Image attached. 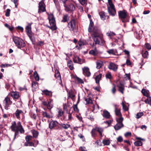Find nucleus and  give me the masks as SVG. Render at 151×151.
<instances>
[{
	"mask_svg": "<svg viewBox=\"0 0 151 151\" xmlns=\"http://www.w3.org/2000/svg\"><path fill=\"white\" fill-rule=\"evenodd\" d=\"M102 75L101 74H99V75L96 76L95 77L96 82L98 84H99V81L101 80Z\"/></svg>",
	"mask_w": 151,
	"mask_h": 151,
	"instance_id": "nucleus-28",
	"label": "nucleus"
},
{
	"mask_svg": "<svg viewBox=\"0 0 151 151\" xmlns=\"http://www.w3.org/2000/svg\"><path fill=\"white\" fill-rule=\"evenodd\" d=\"M32 134L33 135L32 137L37 138L39 132L37 131L33 130L32 132Z\"/></svg>",
	"mask_w": 151,
	"mask_h": 151,
	"instance_id": "nucleus-34",
	"label": "nucleus"
},
{
	"mask_svg": "<svg viewBox=\"0 0 151 151\" xmlns=\"http://www.w3.org/2000/svg\"><path fill=\"white\" fill-rule=\"evenodd\" d=\"M23 115V112L22 110L17 109L14 114V115L19 120L21 119L20 115Z\"/></svg>",
	"mask_w": 151,
	"mask_h": 151,
	"instance_id": "nucleus-15",
	"label": "nucleus"
},
{
	"mask_svg": "<svg viewBox=\"0 0 151 151\" xmlns=\"http://www.w3.org/2000/svg\"><path fill=\"white\" fill-rule=\"evenodd\" d=\"M119 117V118L116 119V121L117 123H123L122 122L124 120V119L122 116Z\"/></svg>",
	"mask_w": 151,
	"mask_h": 151,
	"instance_id": "nucleus-43",
	"label": "nucleus"
},
{
	"mask_svg": "<svg viewBox=\"0 0 151 151\" xmlns=\"http://www.w3.org/2000/svg\"><path fill=\"white\" fill-rule=\"evenodd\" d=\"M145 47L148 50L151 49V45L149 43H146L145 44Z\"/></svg>",
	"mask_w": 151,
	"mask_h": 151,
	"instance_id": "nucleus-59",
	"label": "nucleus"
},
{
	"mask_svg": "<svg viewBox=\"0 0 151 151\" xmlns=\"http://www.w3.org/2000/svg\"><path fill=\"white\" fill-rule=\"evenodd\" d=\"M119 17L123 22H129V20L126 18L127 15V12L124 10L120 11L118 12Z\"/></svg>",
	"mask_w": 151,
	"mask_h": 151,
	"instance_id": "nucleus-9",
	"label": "nucleus"
},
{
	"mask_svg": "<svg viewBox=\"0 0 151 151\" xmlns=\"http://www.w3.org/2000/svg\"><path fill=\"white\" fill-rule=\"evenodd\" d=\"M143 95L147 97L148 96V94L147 91L145 89H142L141 91Z\"/></svg>",
	"mask_w": 151,
	"mask_h": 151,
	"instance_id": "nucleus-49",
	"label": "nucleus"
},
{
	"mask_svg": "<svg viewBox=\"0 0 151 151\" xmlns=\"http://www.w3.org/2000/svg\"><path fill=\"white\" fill-rule=\"evenodd\" d=\"M63 109L64 111H66V113H68V107L67 104L66 103H64L63 104Z\"/></svg>",
	"mask_w": 151,
	"mask_h": 151,
	"instance_id": "nucleus-46",
	"label": "nucleus"
},
{
	"mask_svg": "<svg viewBox=\"0 0 151 151\" xmlns=\"http://www.w3.org/2000/svg\"><path fill=\"white\" fill-rule=\"evenodd\" d=\"M32 23H29L25 28L26 32L27 35L32 33L31 25Z\"/></svg>",
	"mask_w": 151,
	"mask_h": 151,
	"instance_id": "nucleus-21",
	"label": "nucleus"
},
{
	"mask_svg": "<svg viewBox=\"0 0 151 151\" xmlns=\"http://www.w3.org/2000/svg\"><path fill=\"white\" fill-rule=\"evenodd\" d=\"M30 116L31 117L32 119L34 120L36 119L37 116L36 114L33 113H32L31 114Z\"/></svg>",
	"mask_w": 151,
	"mask_h": 151,
	"instance_id": "nucleus-64",
	"label": "nucleus"
},
{
	"mask_svg": "<svg viewBox=\"0 0 151 151\" xmlns=\"http://www.w3.org/2000/svg\"><path fill=\"white\" fill-rule=\"evenodd\" d=\"M149 55L148 52L147 51H145L142 54V57L145 58H147Z\"/></svg>",
	"mask_w": 151,
	"mask_h": 151,
	"instance_id": "nucleus-36",
	"label": "nucleus"
},
{
	"mask_svg": "<svg viewBox=\"0 0 151 151\" xmlns=\"http://www.w3.org/2000/svg\"><path fill=\"white\" fill-rule=\"evenodd\" d=\"M32 87L35 88V86L37 87L36 85L38 86V83L35 81H32Z\"/></svg>",
	"mask_w": 151,
	"mask_h": 151,
	"instance_id": "nucleus-62",
	"label": "nucleus"
},
{
	"mask_svg": "<svg viewBox=\"0 0 151 151\" xmlns=\"http://www.w3.org/2000/svg\"><path fill=\"white\" fill-rule=\"evenodd\" d=\"M117 86L118 88L119 91L122 94H123L124 91V85L122 83H120L119 84L117 85Z\"/></svg>",
	"mask_w": 151,
	"mask_h": 151,
	"instance_id": "nucleus-22",
	"label": "nucleus"
},
{
	"mask_svg": "<svg viewBox=\"0 0 151 151\" xmlns=\"http://www.w3.org/2000/svg\"><path fill=\"white\" fill-rule=\"evenodd\" d=\"M74 111H75L78 112L79 110L77 107V104H74L73 106Z\"/></svg>",
	"mask_w": 151,
	"mask_h": 151,
	"instance_id": "nucleus-53",
	"label": "nucleus"
},
{
	"mask_svg": "<svg viewBox=\"0 0 151 151\" xmlns=\"http://www.w3.org/2000/svg\"><path fill=\"white\" fill-rule=\"evenodd\" d=\"M30 40L32 42V44L35 45V44L36 40L35 37V35L34 33L32 32L30 33H29L27 35Z\"/></svg>",
	"mask_w": 151,
	"mask_h": 151,
	"instance_id": "nucleus-18",
	"label": "nucleus"
},
{
	"mask_svg": "<svg viewBox=\"0 0 151 151\" xmlns=\"http://www.w3.org/2000/svg\"><path fill=\"white\" fill-rule=\"evenodd\" d=\"M79 46L81 47V46L84 45L86 44V42L83 40H80L78 43Z\"/></svg>",
	"mask_w": 151,
	"mask_h": 151,
	"instance_id": "nucleus-41",
	"label": "nucleus"
},
{
	"mask_svg": "<svg viewBox=\"0 0 151 151\" xmlns=\"http://www.w3.org/2000/svg\"><path fill=\"white\" fill-rule=\"evenodd\" d=\"M106 35L107 36L109 37L111 39H112V37L115 36V34L114 33L110 31L109 32L107 33Z\"/></svg>",
	"mask_w": 151,
	"mask_h": 151,
	"instance_id": "nucleus-35",
	"label": "nucleus"
},
{
	"mask_svg": "<svg viewBox=\"0 0 151 151\" xmlns=\"http://www.w3.org/2000/svg\"><path fill=\"white\" fill-rule=\"evenodd\" d=\"M115 112L116 116H122L120 109H118L116 110H115Z\"/></svg>",
	"mask_w": 151,
	"mask_h": 151,
	"instance_id": "nucleus-40",
	"label": "nucleus"
},
{
	"mask_svg": "<svg viewBox=\"0 0 151 151\" xmlns=\"http://www.w3.org/2000/svg\"><path fill=\"white\" fill-rule=\"evenodd\" d=\"M79 3L82 5L86 4L87 0H78Z\"/></svg>",
	"mask_w": 151,
	"mask_h": 151,
	"instance_id": "nucleus-51",
	"label": "nucleus"
},
{
	"mask_svg": "<svg viewBox=\"0 0 151 151\" xmlns=\"http://www.w3.org/2000/svg\"><path fill=\"white\" fill-rule=\"evenodd\" d=\"M94 23L92 19L90 21V24L88 28V32L90 33L93 32L92 36L102 35L101 31L100 28L98 27H93Z\"/></svg>",
	"mask_w": 151,
	"mask_h": 151,
	"instance_id": "nucleus-2",
	"label": "nucleus"
},
{
	"mask_svg": "<svg viewBox=\"0 0 151 151\" xmlns=\"http://www.w3.org/2000/svg\"><path fill=\"white\" fill-rule=\"evenodd\" d=\"M11 124L10 128L12 131L14 132L13 138V140H14L16 137H18L19 131L21 134L24 133L25 131L20 122H18L17 123L15 121H13L12 122Z\"/></svg>",
	"mask_w": 151,
	"mask_h": 151,
	"instance_id": "nucleus-1",
	"label": "nucleus"
},
{
	"mask_svg": "<svg viewBox=\"0 0 151 151\" xmlns=\"http://www.w3.org/2000/svg\"><path fill=\"white\" fill-rule=\"evenodd\" d=\"M88 118L91 121H93L94 120L93 116L92 115L91 113H90L89 114Z\"/></svg>",
	"mask_w": 151,
	"mask_h": 151,
	"instance_id": "nucleus-57",
	"label": "nucleus"
},
{
	"mask_svg": "<svg viewBox=\"0 0 151 151\" xmlns=\"http://www.w3.org/2000/svg\"><path fill=\"white\" fill-rule=\"evenodd\" d=\"M83 74L86 76L89 77L91 75V73L89 68L87 67H85L82 69Z\"/></svg>",
	"mask_w": 151,
	"mask_h": 151,
	"instance_id": "nucleus-19",
	"label": "nucleus"
},
{
	"mask_svg": "<svg viewBox=\"0 0 151 151\" xmlns=\"http://www.w3.org/2000/svg\"><path fill=\"white\" fill-rule=\"evenodd\" d=\"M43 118L46 117L48 119H50L52 117V116L50 114L47 112V111H42V112Z\"/></svg>",
	"mask_w": 151,
	"mask_h": 151,
	"instance_id": "nucleus-23",
	"label": "nucleus"
},
{
	"mask_svg": "<svg viewBox=\"0 0 151 151\" xmlns=\"http://www.w3.org/2000/svg\"><path fill=\"white\" fill-rule=\"evenodd\" d=\"M69 19L68 15L67 14L64 15L63 17V19L61 21L62 22H65L68 21Z\"/></svg>",
	"mask_w": 151,
	"mask_h": 151,
	"instance_id": "nucleus-31",
	"label": "nucleus"
},
{
	"mask_svg": "<svg viewBox=\"0 0 151 151\" xmlns=\"http://www.w3.org/2000/svg\"><path fill=\"white\" fill-rule=\"evenodd\" d=\"M68 27L69 30L73 31L74 32L76 31L78 29V26L76 25V20L74 19H72L68 23Z\"/></svg>",
	"mask_w": 151,
	"mask_h": 151,
	"instance_id": "nucleus-7",
	"label": "nucleus"
},
{
	"mask_svg": "<svg viewBox=\"0 0 151 151\" xmlns=\"http://www.w3.org/2000/svg\"><path fill=\"white\" fill-rule=\"evenodd\" d=\"M113 87L112 89V91L113 94H115L116 91V86L114 84H113Z\"/></svg>",
	"mask_w": 151,
	"mask_h": 151,
	"instance_id": "nucleus-58",
	"label": "nucleus"
},
{
	"mask_svg": "<svg viewBox=\"0 0 151 151\" xmlns=\"http://www.w3.org/2000/svg\"><path fill=\"white\" fill-rule=\"evenodd\" d=\"M32 136L30 135H27L25 137V138L26 141L29 142L30 140H32Z\"/></svg>",
	"mask_w": 151,
	"mask_h": 151,
	"instance_id": "nucleus-48",
	"label": "nucleus"
},
{
	"mask_svg": "<svg viewBox=\"0 0 151 151\" xmlns=\"http://www.w3.org/2000/svg\"><path fill=\"white\" fill-rule=\"evenodd\" d=\"M8 95L11 96L13 100L16 101L17 99H18L20 96L19 93L17 91H12L9 93Z\"/></svg>",
	"mask_w": 151,
	"mask_h": 151,
	"instance_id": "nucleus-13",
	"label": "nucleus"
},
{
	"mask_svg": "<svg viewBox=\"0 0 151 151\" xmlns=\"http://www.w3.org/2000/svg\"><path fill=\"white\" fill-rule=\"evenodd\" d=\"M34 76L35 77V79L36 81H39V77L38 74L37 72L35 71L34 73Z\"/></svg>",
	"mask_w": 151,
	"mask_h": 151,
	"instance_id": "nucleus-38",
	"label": "nucleus"
},
{
	"mask_svg": "<svg viewBox=\"0 0 151 151\" xmlns=\"http://www.w3.org/2000/svg\"><path fill=\"white\" fill-rule=\"evenodd\" d=\"M100 87L99 86V84H98V86L95 87H93V88L98 92H100Z\"/></svg>",
	"mask_w": 151,
	"mask_h": 151,
	"instance_id": "nucleus-63",
	"label": "nucleus"
},
{
	"mask_svg": "<svg viewBox=\"0 0 151 151\" xmlns=\"http://www.w3.org/2000/svg\"><path fill=\"white\" fill-rule=\"evenodd\" d=\"M16 46L19 49H21L25 46V44L23 40L18 37L14 36L12 38Z\"/></svg>",
	"mask_w": 151,
	"mask_h": 151,
	"instance_id": "nucleus-3",
	"label": "nucleus"
},
{
	"mask_svg": "<svg viewBox=\"0 0 151 151\" xmlns=\"http://www.w3.org/2000/svg\"><path fill=\"white\" fill-rule=\"evenodd\" d=\"M89 54H91L93 56H95L97 54V52L96 51V48L93 50H91L89 51Z\"/></svg>",
	"mask_w": 151,
	"mask_h": 151,
	"instance_id": "nucleus-32",
	"label": "nucleus"
},
{
	"mask_svg": "<svg viewBox=\"0 0 151 151\" xmlns=\"http://www.w3.org/2000/svg\"><path fill=\"white\" fill-rule=\"evenodd\" d=\"M52 100L51 99H50L49 101H48L47 105V108L49 109V112H51L50 110L53 107V105L52 104Z\"/></svg>",
	"mask_w": 151,
	"mask_h": 151,
	"instance_id": "nucleus-26",
	"label": "nucleus"
},
{
	"mask_svg": "<svg viewBox=\"0 0 151 151\" xmlns=\"http://www.w3.org/2000/svg\"><path fill=\"white\" fill-rule=\"evenodd\" d=\"M136 138L137 140L134 142V144L135 146H142L143 143L142 141L145 142L146 140L145 139L142 138L140 137H136Z\"/></svg>",
	"mask_w": 151,
	"mask_h": 151,
	"instance_id": "nucleus-14",
	"label": "nucleus"
},
{
	"mask_svg": "<svg viewBox=\"0 0 151 151\" xmlns=\"http://www.w3.org/2000/svg\"><path fill=\"white\" fill-rule=\"evenodd\" d=\"M57 117L58 119H60L62 121L66 120V115L64 114V111H63L61 109H58Z\"/></svg>",
	"mask_w": 151,
	"mask_h": 151,
	"instance_id": "nucleus-12",
	"label": "nucleus"
},
{
	"mask_svg": "<svg viewBox=\"0 0 151 151\" xmlns=\"http://www.w3.org/2000/svg\"><path fill=\"white\" fill-rule=\"evenodd\" d=\"M113 121V120H108L107 121H106V122H104L106 124H107L108 125V127L110 126L111 124L112 123V122Z\"/></svg>",
	"mask_w": 151,
	"mask_h": 151,
	"instance_id": "nucleus-61",
	"label": "nucleus"
},
{
	"mask_svg": "<svg viewBox=\"0 0 151 151\" xmlns=\"http://www.w3.org/2000/svg\"><path fill=\"white\" fill-rule=\"evenodd\" d=\"M78 57L77 56H74L73 58V61L75 63H78Z\"/></svg>",
	"mask_w": 151,
	"mask_h": 151,
	"instance_id": "nucleus-50",
	"label": "nucleus"
},
{
	"mask_svg": "<svg viewBox=\"0 0 151 151\" xmlns=\"http://www.w3.org/2000/svg\"><path fill=\"white\" fill-rule=\"evenodd\" d=\"M123 127L124 125L123 123H117L114 126V129L116 131L119 130Z\"/></svg>",
	"mask_w": 151,
	"mask_h": 151,
	"instance_id": "nucleus-24",
	"label": "nucleus"
},
{
	"mask_svg": "<svg viewBox=\"0 0 151 151\" xmlns=\"http://www.w3.org/2000/svg\"><path fill=\"white\" fill-rule=\"evenodd\" d=\"M12 65L11 64H1L0 66L2 68H5V67H8L9 66H10Z\"/></svg>",
	"mask_w": 151,
	"mask_h": 151,
	"instance_id": "nucleus-55",
	"label": "nucleus"
},
{
	"mask_svg": "<svg viewBox=\"0 0 151 151\" xmlns=\"http://www.w3.org/2000/svg\"><path fill=\"white\" fill-rule=\"evenodd\" d=\"M85 100L87 104H91L92 103V101L90 98L86 99Z\"/></svg>",
	"mask_w": 151,
	"mask_h": 151,
	"instance_id": "nucleus-54",
	"label": "nucleus"
},
{
	"mask_svg": "<svg viewBox=\"0 0 151 151\" xmlns=\"http://www.w3.org/2000/svg\"><path fill=\"white\" fill-rule=\"evenodd\" d=\"M4 106L5 109L8 110L10 109V106L12 105L13 102L11 99L10 97L8 95L5 98L4 101Z\"/></svg>",
	"mask_w": 151,
	"mask_h": 151,
	"instance_id": "nucleus-6",
	"label": "nucleus"
},
{
	"mask_svg": "<svg viewBox=\"0 0 151 151\" xmlns=\"http://www.w3.org/2000/svg\"><path fill=\"white\" fill-rule=\"evenodd\" d=\"M48 19L51 26H47V27L51 29L52 31L56 30L57 28L56 25L55 21L54 15L53 14L49 15Z\"/></svg>",
	"mask_w": 151,
	"mask_h": 151,
	"instance_id": "nucleus-4",
	"label": "nucleus"
},
{
	"mask_svg": "<svg viewBox=\"0 0 151 151\" xmlns=\"http://www.w3.org/2000/svg\"><path fill=\"white\" fill-rule=\"evenodd\" d=\"M102 142L104 145H109L110 142L108 139H104Z\"/></svg>",
	"mask_w": 151,
	"mask_h": 151,
	"instance_id": "nucleus-44",
	"label": "nucleus"
},
{
	"mask_svg": "<svg viewBox=\"0 0 151 151\" xmlns=\"http://www.w3.org/2000/svg\"><path fill=\"white\" fill-rule=\"evenodd\" d=\"M1 109H2V113L3 114V115H2V117L5 119L7 118L8 116V115L4 113V109L1 107Z\"/></svg>",
	"mask_w": 151,
	"mask_h": 151,
	"instance_id": "nucleus-52",
	"label": "nucleus"
},
{
	"mask_svg": "<svg viewBox=\"0 0 151 151\" xmlns=\"http://www.w3.org/2000/svg\"><path fill=\"white\" fill-rule=\"evenodd\" d=\"M95 128L96 131L98 132L101 137H103L102 133L104 131L103 129L102 128L97 127H95Z\"/></svg>",
	"mask_w": 151,
	"mask_h": 151,
	"instance_id": "nucleus-27",
	"label": "nucleus"
},
{
	"mask_svg": "<svg viewBox=\"0 0 151 151\" xmlns=\"http://www.w3.org/2000/svg\"><path fill=\"white\" fill-rule=\"evenodd\" d=\"M92 38L94 42V44L103 45L104 43V40H103L102 35L93 36Z\"/></svg>",
	"mask_w": 151,
	"mask_h": 151,
	"instance_id": "nucleus-8",
	"label": "nucleus"
},
{
	"mask_svg": "<svg viewBox=\"0 0 151 151\" xmlns=\"http://www.w3.org/2000/svg\"><path fill=\"white\" fill-rule=\"evenodd\" d=\"M59 123L57 121H51L49 124V128L52 129H54L58 130V127H59Z\"/></svg>",
	"mask_w": 151,
	"mask_h": 151,
	"instance_id": "nucleus-10",
	"label": "nucleus"
},
{
	"mask_svg": "<svg viewBox=\"0 0 151 151\" xmlns=\"http://www.w3.org/2000/svg\"><path fill=\"white\" fill-rule=\"evenodd\" d=\"M91 133L92 136L93 137H95L97 135L96 130L95 129V128L92 129Z\"/></svg>",
	"mask_w": 151,
	"mask_h": 151,
	"instance_id": "nucleus-42",
	"label": "nucleus"
},
{
	"mask_svg": "<svg viewBox=\"0 0 151 151\" xmlns=\"http://www.w3.org/2000/svg\"><path fill=\"white\" fill-rule=\"evenodd\" d=\"M67 92L68 93L69 96H70L72 99L75 97V96L73 94V91L72 89L68 91H67Z\"/></svg>",
	"mask_w": 151,
	"mask_h": 151,
	"instance_id": "nucleus-37",
	"label": "nucleus"
},
{
	"mask_svg": "<svg viewBox=\"0 0 151 151\" xmlns=\"http://www.w3.org/2000/svg\"><path fill=\"white\" fill-rule=\"evenodd\" d=\"M99 14L101 19L104 20L106 19V17L105 14V13L104 12L102 11L100 12Z\"/></svg>",
	"mask_w": 151,
	"mask_h": 151,
	"instance_id": "nucleus-30",
	"label": "nucleus"
},
{
	"mask_svg": "<svg viewBox=\"0 0 151 151\" xmlns=\"http://www.w3.org/2000/svg\"><path fill=\"white\" fill-rule=\"evenodd\" d=\"M10 10L9 9H7L6 10V12L5 15L7 17H9L10 16Z\"/></svg>",
	"mask_w": 151,
	"mask_h": 151,
	"instance_id": "nucleus-56",
	"label": "nucleus"
},
{
	"mask_svg": "<svg viewBox=\"0 0 151 151\" xmlns=\"http://www.w3.org/2000/svg\"><path fill=\"white\" fill-rule=\"evenodd\" d=\"M70 124H65L62 123H59V127H58L57 129L58 130H60L62 128L65 129H67L68 128H70Z\"/></svg>",
	"mask_w": 151,
	"mask_h": 151,
	"instance_id": "nucleus-16",
	"label": "nucleus"
},
{
	"mask_svg": "<svg viewBox=\"0 0 151 151\" xmlns=\"http://www.w3.org/2000/svg\"><path fill=\"white\" fill-rule=\"evenodd\" d=\"M122 105L123 106V109L124 111H127L128 110V108L127 106L123 102H122Z\"/></svg>",
	"mask_w": 151,
	"mask_h": 151,
	"instance_id": "nucleus-47",
	"label": "nucleus"
},
{
	"mask_svg": "<svg viewBox=\"0 0 151 151\" xmlns=\"http://www.w3.org/2000/svg\"><path fill=\"white\" fill-rule=\"evenodd\" d=\"M108 68L114 71H116L118 68V65L114 63L111 62L108 66Z\"/></svg>",
	"mask_w": 151,
	"mask_h": 151,
	"instance_id": "nucleus-17",
	"label": "nucleus"
},
{
	"mask_svg": "<svg viewBox=\"0 0 151 151\" xmlns=\"http://www.w3.org/2000/svg\"><path fill=\"white\" fill-rule=\"evenodd\" d=\"M106 78L111 79L112 78V76L110 73H108L106 75Z\"/></svg>",
	"mask_w": 151,
	"mask_h": 151,
	"instance_id": "nucleus-60",
	"label": "nucleus"
},
{
	"mask_svg": "<svg viewBox=\"0 0 151 151\" xmlns=\"http://www.w3.org/2000/svg\"><path fill=\"white\" fill-rule=\"evenodd\" d=\"M96 68L97 69H99L102 67L103 65V63L101 61H97L96 62Z\"/></svg>",
	"mask_w": 151,
	"mask_h": 151,
	"instance_id": "nucleus-29",
	"label": "nucleus"
},
{
	"mask_svg": "<svg viewBox=\"0 0 151 151\" xmlns=\"http://www.w3.org/2000/svg\"><path fill=\"white\" fill-rule=\"evenodd\" d=\"M144 115L143 112H141L137 113L136 114V118L137 119H139Z\"/></svg>",
	"mask_w": 151,
	"mask_h": 151,
	"instance_id": "nucleus-45",
	"label": "nucleus"
},
{
	"mask_svg": "<svg viewBox=\"0 0 151 151\" xmlns=\"http://www.w3.org/2000/svg\"><path fill=\"white\" fill-rule=\"evenodd\" d=\"M45 0H41L39 3L38 12H44L46 11V6L44 3Z\"/></svg>",
	"mask_w": 151,
	"mask_h": 151,
	"instance_id": "nucleus-11",
	"label": "nucleus"
},
{
	"mask_svg": "<svg viewBox=\"0 0 151 151\" xmlns=\"http://www.w3.org/2000/svg\"><path fill=\"white\" fill-rule=\"evenodd\" d=\"M102 115L104 118L106 119H110L111 116L110 113L106 110L103 111Z\"/></svg>",
	"mask_w": 151,
	"mask_h": 151,
	"instance_id": "nucleus-20",
	"label": "nucleus"
},
{
	"mask_svg": "<svg viewBox=\"0 0 151 151\" xmlns=\"http://www.w3.org/2000/svg\"><path fill=\"white\" fill-rule=\"evenodd\" d=\"M144 101L147 104H151V98L150 97H148Z\"/></svg>",
	"mask_w": 151,
	"mask_h": 151,
	"instance_id": "nucleus-39",
	"label": "nucleus"
},
{
	"mask_svg": "<svg viewBox=\"0 0 151 151\" xmlns=\"http://www.w3.org/2000/svg\"><path fill=\"white\" fill-rule=\"evenodd\" d=\"M42 92L46 96H48L49 97H51L52 96V92L51 91L45 89L42 91Z\"/></svg>",
	"mask_w": 151,
	"mask_h": 151,
	"instance_id": "nucleus-25",
	"label": "nucleus"
},
{
	"mask_svg": "<svg viewBox=\"0 0 151 151\" xmlns=\"http://www.w3.org/2000/svg\"><path fill=\"white\" fill-rule=\"evenodd\" d=\"M109 6H107L108 11L110 15L114 16L116 14L114 6L113 4L112 0H108Z\"/></svg>",
	"mask_w": 151,
	"mask_h": 151,
	"instance_id": "nucleus-5",
	"label": "nucleus"
},
{
	"mask_svg": "<svg viewBox=\"0 0 151 151\" xmlns=\"http://www.w3.org/2000/svg\"><path fill=\"white\" fill-rule=\"evenodd\" d=\"M68 118H67V116L66 115V120H64V121H71L72 119H73V118L72 116V113H70L69 111H68Z\"/></svg>",
	"mask_w": 151,
	"mask_h": 151,
	"instance_id": "nucleus-33",
	"label": "nucleus"
}]
</instances>
